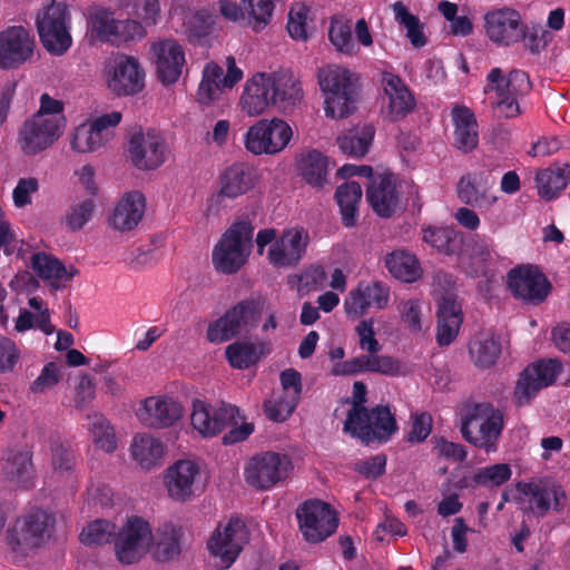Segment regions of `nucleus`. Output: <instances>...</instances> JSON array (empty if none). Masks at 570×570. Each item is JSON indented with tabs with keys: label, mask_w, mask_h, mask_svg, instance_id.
Instances as JSON below:
<instances>
[{
	"label": "nucleus",
	"mask_w": 570,
	"mask_h": 570,
	"mask_svg": "<svg viewBox=\"0 0 570 570\" xmlns=\"http://www.w3.org/2000/svg\"><path fill=\"white\" fill-rule=\"evenodd\" d=\"M65 128L63 102L43 94L39 110L20 127L17 142L26 156H35L52 146Z\"/></svg>",
	"instance_id": "1"
},
{
	"label": "nucleus",
	"mask_w": 570,
	"mask_h": 570,
	"mask_svg": "<svg viewBox=\"0 0 570 570\" xmlns=\"http://www.w3.org/2000/svg\"><path fill=\"white\" fill-rule=\"evenodd\" d=\"M318 85L325 95L327 117L340 119L353 114L358 98V76L348 69L327 65L317 72Z\"/></svg>",
	"instance_id": "2"
},
{
	"label": "nucleus",
	"mask_w": 570,
	"mask_h": 570,
	"mask_svg": "<svg viewBox=\"0 0 570 570\" xmlns=\"http://www.w3.org/2000/svg\"><path fill=\"white\" fill-rule=\"evenodd\" d=\"M531 89L527 72L512 69L505 73L501 68H492L487 75L483 92L492 101L491 107L499 117L513 118L521 114L519 98Z\"/></svg>",
	"instance_id": "3"
},
{
	"label": "nucleus",
	"mask_w": 570,
	"mask_h": 570,
	"mask_svg": "<svg viewBox=\"0 0 570 570\" xmlns=\"http://www.w3.org/2000/svg\"><path fill=\"white\" fill-rule=\"evenodd\" d=\"M265 299L248 297L230 306L223 316L212 322L207 328V340L214 344L227 342L242 334H248L257 327Z\"/></svg>",
	"instance_id": "4"
},
{
	"label": "nucleus",
	"mask_w": 570,
	"mask_h": 570,
	"mask_svg": "<svg viewBox=\"0 0 570 570\" xmlns=\"http://www.w3.org/2000/svg\"><path fill=\"white\" fill-rule=\"evenodd\" d=\"M56 518L41 509L32 510L18 518L7 532V544L13 553L27 557L49 541L53 533Z\"/></svg>",
	"instance_id": "5"
},
{
	"label": "nucleus",
	"mask_w": 570,
	"mask_h": 570,
	"mask_svg": "<svg viewBox=\"0 0 570 570\" xmlns=\"http://www.w3.org/2000/svg\"><path fill=\"white\" fill-rule=\"evenodd\" d=\"M254 227L249 222L233 224L213 249V265L222 274L237 273L247 258L253 246Z\"/></svg>",
	"instance_id": "6"
},
{
	"label": "nucleus",
	"mask_w": 570,
	"mask_h": 570,
	"mask_svg": "<svg viewBox=\"0 0 570 570\" xmlns=\"http://www.w3.org/2000/svg\"><path fill=\"white\" fill-rule=\"evenodd\" d=\"M502 430L503 414L489 402L469 407L461 425L463 439L487 452L495 449Z\"/></svg>",
	"instance_id": "7"
},
{
	"label": "nucleus",
	"mask_w": 570,
	"mask_h": 570,
	"mask_svg": "<svg viewBox=\"0 0 570 570\" xmlns=\"http://www.w3.org/2000/svg\"><path fill=\"white\" fill-rule=\"evenodd\" d=\"M36 24L42 46L57 56L71 46L70 14L65 3L50 0L37 13Z\"/></svg>",
	"instance_id": "8"
},
{
	"label": "nucleus",
	"mask_w": 570,
	"mask_h": 570,
	"mask_svg": "<svg viewBox=\"0 0 570 570\" xmlns=\"http://www.w3.org/2000/svg\"><path fill=\"white\" fill-rule=\"evenodd\" d=\"M395 430L396 421L387 406H376L371 411L355 409L347 413L344 422V431L365 444L385 442Z\"/></svg>",
	"instance_id": "9"
},
{
	"label": "nucleus",
	"mask_w": 570,
	"mask_h": 570,
	"mask_svg": "<svg viewBox=\"0 0 570 570\" xmlns=\"http://www.w3.org/2000/svg\"><path fill=\"white\" fill-rule=\"evenodd\" d=\"M519 500L527 504V510L537 518H544L550 511L561 513L568 502L563 487L551 479L518 482Z\"/></svg>",
	"instance_id": "10"
},
{
	"label": "nucleus",
	"mask_w": 570,
	"mask_h": 570,
	"mask_svg": "<svg viewBox=\"0 0 570 570\" xmlns=\"http://www.w3.org/2000/svg\"><path fill=\"white\" fill-rule=\"evenodd\" d=\"M248 542V531L243 520L232 518L219 523L207 542L214 564L220 570L228 569Z\"/></svg>",
	"instance_id": "11"
},
{
	"label": "nucleus",
	"mask_w": 570,
	"mask_h": 570,
	"mask_svg": "<svg viewBox=\"0 0 570 570\" xmlns=\"http://www.w3.org/2000/svg\"><path fill=\"white\" fill-rule=\"evenodd\" d=\"M91 36L99 41L120 46L131 41H138L146 37L147 31L139 20H119L107 9L95 10L89 18Z\"/></svg>",
	"instance_id": "12"
},
{
	"label": "nucleus",
	"mask_w": 570,
	"mask_h": 570,
	"mask_svg": "<svg viewBox=\"0 0 570 570\" xmlns=\"http://www.w3.org/2000/svg\"><path fill=\"white\" fill-rule=\"evenodd\" d=\"M293 130L283 119H262L250 126L245 135V147L255 155H275L286 148Z\"/></svg>",
	"instance_id": "13"
},
{
	"label": "nucleus",
	"mask_w": 570,
	"mask_h": 570,
	"mask_svg": "<svg viewBox=\"0 0 570 570\" xmlns=\"http://www.w3.org/2000/svg\"><path fill=\"white\" fill-rule=\"evenodd\" d=\"M299 530L304 539L311 543H318L332 535L338 519L331 505L321 500H307L296 510Z\"/></svg>",
	"instance_id": "14"
},
{
	"label": "nucleus",
	"mask_w": 570,
	"mask_h": 570,
	"mask_svg": "<svg viewBox=\"0 0 570 570\" xmlns=\"http://www.w3.org/2000/svg\"><path fill=\"white\" fill-rule=\"evenodd\" d=\"M291 459L276 452H264L249 460L245 468L246 482L257 490H268L284 481L292 470Z\"/></svg>",
	"instance_id": "15"
},
{
	"label": "nucleus",
	"mask_w": 570,
	"mask_h": 570,
	"mask_svg": "<svg viewBox=\"0 0 570 570\" xmlns=\"http://www.w3.org/2000/svg\"><path fill=\"white\" fill-rule=\"evenodd\" d=\"M562 371L558 360H540L528 365L520 374L514 387V402L518 406L530 404L537 393L553 384Z\"/></svg>",
	"instance_id": "16"
},
{
	"label": "nucleus",
	"mask_w": 570,
	"mask_h": 570,
	"mask_svg": "<svg viewBox=\"0 0 570 570\" xmlns=\"http://www.w3.org/2000/svg\"><path fill=\"white\" fill-rule=\"evenodd\" d=\"M153 541L149 523L139 517L129 518L117 537L116 556L121 563L132 564L150 550Z\"/></svg>",
	"instance_id": "17"
},
{
	"label": "nucleus",
	"mask_w": 570,
	"mask_h": 570,
	"mask_svg": "<svg viewBox=\"0 0 570 570\" xmlns=\"http://www.w3.org/2000/svg\"><path fill=\"white\" fill-rule=\"evenodd\" d=\"M108 88L118 97L134 96L145 87V70L138 59L121 55L106 69Z\"/></svg>",
	"instance_id": "18"
},
{
	"label": "nucleus",
	"mask_w": 570,
	"mask_h": 570,
	"mask_svg": "<svg viewBox=\"0 0 570 570\" xmlns=\"http://www.w3.org/2000/svg\"><path fill=\"white\" fill-rule=\"evenodd\" d=\"M309 244L308 232L303 227L283 230L269 246L267 258L276 268H291L299 264Z\"/></svg>",
	"instance_id": "19"
},
{
	"label": "nucleus",
	"mask_w": 570,
	"mask_h": 570,
	"mask_svg": "<svg viewBox=\"0 0 570 570\" xmlns=\"http://www.w3.org/2000/svg\"><path fill=\"white\" fill-rule=\"evenodd\" d=\"M237 415L238 409L234 405L222 403L215 407L203 400H194L190 421L200 435L212 438L227 426L236 424Z\"/></svg>",
	"instance_id": "20"
},
{
	"label": "nucleus",
	"mask_w": 570,
	"mask_h": 570,
	"mask_svg": "<svg viewBox=\"0 0 570 570\" xmlns=\"http://www.w3.org/2000/svg\"><path fill=\"white\" fill-rule=\"evenodd\" d=\"M132 165L140 170H153L165 163L167 146L155 130L135 132L128 144Z\"/></svg>",
	"instance_id": "21"
},
{
	"label": "nucleus",
	"mask_w": 570,
	"mask_h": 570,
	"mask_svg": "<svg viewBox=\"0 0 570 570\" xmlns=\"http://www.w3.org/2000/svg\"><path fill=\"white\" fill-rule=\"evenodd\" d=\"M35 37L22 26H12L0 32V68L14 69L32 56Z\"/></svg>",
	"instance_id": "22"
},
{
	"label": "nucleus",
	"mask_w": 570,
	"mask_h": 570,
	"mask_svg": "<svg viewBox=\"0 0 570 570\" xmlns=\"http://www.w3.org/2000/svg\"><path fill=\"white\" fill-rule=\"evenodd\" d=\"M151 59L156 72L164 85L175 83L183 72L185 51L173 38H159L150 43Z\"/></svg>",
	"instance_id": "23"
},
{
	"label": "nucleus",
	"mask_w": 570,
	"mask_h": 570,
	"mask_svg": "<svg viewBox=\"0 0 570 570\" xmlns=\"http://www.w3.org/2000/svg\"><path fill=\"white\" fill-rule=\"evenodd\" d=\"M484 30L493 43L503 47L519 42L524 36L520 13L509 8L488 12L484 16Z\"/></svg>",
	"instance_id": "24"
},
{
	"label": "nucleus",
	"mask_w": 570,
	"mask_h": 570,
	"mask_svg": "<svg viewBox=\"0 0 570 570\" xmlns=\"http://www.w3.org/2000/svg\"><path fill=\"white\" fill-rule=\"evenodd\" d=\"M200 468L193 460H178L167 468L164 483L168 495L178 502L191 499L199 488Z\"/></svg>",
	"instance_id": "25"
},
{
	"label": "nucleus",
	"mask_w": 570,
	"mask_h": 570,
	"mask_svg": "<svg viewBox=\"0 0 570 570\" xmlns=\"http://www.w3.org/2000/svg\"><path fill=\"white\" fill-rule=\"evenodd\" d=\"M508 284L517 298L531 304H540L550 292L547 277L531 266L511 269L508 274Z\"/></svg>",
	"instance_id": "26"
},
{
	"label": "nucleus",
	"mask_w": 570,
	"mask_h": 570,
	"mask_svg": "<svg viewBox=\"0 0 570 570\" xmlns=\"http://www.w3.org/2000/svg\"><path fill=\"white\" fill-rule=\"evenodd\" d=\"M389 288L380 282L360 283L344 301L347 316L356 318L371 307L384 308L389 302Z\"/></svg>",
	"instance_id": "27"
},
{
	"label": "nucleus",
	"mask_w": 570,
	"mask_h": 570,
	"mask_svg": "<svg viewBox=\"0 0 570 570\" xmlns=\"http://www.w3.org/2000/svg\"><path fill=\"white\" fill-rule=\"evenodd\" d=\"M399 371L400 363L395 358L377 355V353H368L335 364L332 374L354 375L361 372H375L384 375H395Z\"/></svg>",
	"instance_id": "28"
},
{
	"label": "nucleus",
	"mask_w": 570,
	"mask_h": 570,
	"mask_svg": "<svg viewBox=\"0 0 570 570\" xmlns=\"http://www.w3.org/2000/svg\"><path fill=\"white\" fill-rule=\"evenodd\" d=\"M183 415V407L173 399L148 397L138 412L140 422L149 428L173 425Z\"/></svg>",
	"instance_id": "29"
},
{
	"label": "nucleus",
	"mask_w": 570,
	"mask_h": 570,
	"mask_svg": "<svg viewBox=\"0 0 570 570\" xmlns=\"http://www.w3.org/2000/svg\"><path fill=\"white\" fill-rule=\"evenodd\" d=\"M382 86L389 97L387 117L390 120L397 121L414 110L415 99L399 76L384 72Z\"/></svg>",
	"instance_id": "30"
},
{
	"label": "nucleus",
	"mask_w": 570,
	"mask_h": 570,
	"mask_svg": "<svg viewBox=\"0 0 570 570\" xmlns=\"http://www.w3.org/2000/svg\"><path fill=\"white\" fill-rule=\"evenodd\" d=\"M463 321L461 305L454 293H445L438 308L436 341L441 346L450 345L459 334Z\"/></svg>",
	"instance_id": "31"
},
{
	"label": "nucleus",
	"mask_w": 570,
	"mask_h": 570,
	"mask_svg": "<svg viewBox=\"0 0 570 570\" xmlns=\"http://www.w3.org/2000/svg\"><path fill=\"white\" fill-rule=\"evenodd\" d=\"M366 198L372 209L381 217H390L399 204V194L392 175H379L371 179Z\"/></svg>",
	"instance_id": "32"
},
{
	"label": "nucleus",
	"mask_w": 570,
	"mask_h": 570,
	"mask_svg": "<svg viewBox=\"0 0 570 570\" xmlns=\"http://www.w3.org/2000/svg\"><path fill=\"white\" fill-rule=\"evenodd\" d=\"M145 213V197L139 191H130L117 203L110 217V225L121 232H130L138 226Z\"/></svg>",
	"instance_id": "33"
},
{
	"label": "nucleus",
	"mask_w": 570,
	"mask_h": 570,
	"mask_svg": "<svg viewBox=\"0 0 570 570\" xmlns=\"http://www.w3.org/2000/svg\"><path fill=\"white\" fill-rule=\"evenodd\" d=\"M454 124L453 144L463 151L474 150L479 142L478 122L473 111L465 106H455L452 109Z\"/></svg>",
	"instance_id": "34"
},
{
	"label": "nucleus",
	"mask_w": 570,
	"mask_h": 570,
	"mask_svg": "<svg viewBox=\"0 0 570 570\" xmlns=\"http://www.w3.org/2000/svg\"><path fill=\"white\" fill-rule=\"evenodd\" d=\"M244 110L250 116L263 114L269 105H274L271 80L267 75L258 73L246 82L242 96Z\"/></svg>",
	"instance_id": "35"
},
{
	"label": "nucleus",
	"mask_w": 570,
	"mask_h": 570,
	"mask_svg": "<svg viewBox=\"0 0 570 570\" xmlns=\"http://www.w3.org/2000/svg\"><path fill=\"white\" fill-rule=\"evenodd\" d=\"M456 257L469 274L479 276L487 272L491 250L485 239L471 236L464 238V245L458 252Z\"/></svg>",
	"instance_id": "36"
},
{
	"label": "nucleus",
	"mask_w": 570,
	"mask_h": 570,
	"mask_svg": "<svg viewBox=\"0 0 570 570\" xmlns=\"http://www.w3.org/2000/svg\"><path fill=\"white\" fill-rule=\"evenodd\" d=\"M272 352V344L266 341H237L229 344L226 358L234 368L245 370L257 364L259 360Z\"/></svg>",
	"instance_id": "37"
},
{
	"label": "nucleus",
	"mask_w": 570,
	"mask_h": 570,
	"mask_svg": "<svg viewBox=\"0 0 570 570\" xmlns=\"http://www.w3.org/2000/svg\"><path fill=\"white\" fill-rule=\"evenodd\" d=\"M255 186L253 168L245 163H235L220 176V196L236 198Z\"/></svg>",
	"instance_id": "38"
},
{
	"label": "nucleus",
	"mask_w": 570,
	"mask_h": 570,
	"mask_svg": "<svg viewBox=\"0 0 570 570\" xmlns=\"http://www.w3.org/2000/svg\"><path fill=\"white\" fill-rule=\"evenodd\" d=\"M267 76L271 80L274 105L282 109L295 106L302 97V88L293 72L279 70Z\"/></svg>",
	"instance_id": "39"
},
{
	"label": "nucleus",
	"mask_w": 570,
	"mask_h": 570,
	"mask_svg": "<svg viewBox=\"0 0 570 570\" xmlns=\"http://www.w3.org/2000/svg\"><path fill=\"white\" fill-rule=\"evenodd\" d=\"M490 185L478 175L461 177L458 184V196L466 205L478 208H490L497 197L491 195Z\"/></svg>",
	"instance_id": "40"
},
{
	"label": "nucleus",
	"mask_w": 570,
	"mask_h": 570,
	"mask_svg": "<svg viewBox=\"0 0 570 570\" xmlns=\"http://www.w3.org/2000/svg\"><path fill=\"white\" fill-rule=\"evenodd\" d=\"M31 267L41 279L56 287L63 282H69L78 273L75 267L67 268L58 258L46 253L33 254Z\"/></svg>",
	"instance_id": "41"
},
{
	"label": "nucleus",
	"mask_w": 570,
	"mask_h": 570,
	"mask_svg": "<svg viewBox=\"0 0 570 570\" xmlns=\"http://www.w3.org/2000/svg\"><path fill=\"white\" fill-rule=\"evenodd\" d=\"M297 169L303 179L314 188L327 183V158L315 149L302 151L297 159Z\"/></svg>",
	"instance_id": "42"
},
{
	"label": "nucleus",
	"mask_w": 570,
	"mask_h": 570,
	"mask_svg": "<svg viewBox=\"0 0 570 570\" xmlns=\"http://www.w3.org/2000/svg\"><path fill=\"white\" fill-rule=\"evenodd\" d=\"M181 529L171 523L158 528L151 544L154 559L167 562L178 558L181 552Z\"/></svg>",
	"instance_id": "43"
},
{
	"label": "nucleus",
	"mask_w": 570,
	"mask_h": 570,
	"mask_svg": "<svg viewBox=\"0 0 570 570\" xmlns=\"http://www.w3.org/2000/svg\"><path fill=\"white\" fill-rule=\"evenodd\" d=\"M385 266L390 274L405 283H413L422 276V267L414 254L396 249L385 256Z\"/></svg>",
	"instance_id": "44"
},
{
	"label": "nucleus",
	"mask_w": 570,
	"mask_h": 570,
	"mask_svg": "<svg viewBox=\"0 0 570 570\" xmlns=\"http://www.w3.org/2000/svg\"><path fill=\"white\" fill-rule=\"evenodd\" d=\"M469 353L473 363L481 368L495 364L501 354V343L491 333L475 335L469 344Z\"/></svg>",
	"instance_id": "45"
},
{
	"label": "nucleus",
	"mask_w": 570,
	"mask_h": 570,
	"mask_svg": "<svg viewBox=\"0 0 570 570\" xmlns=\"http://www.w3.org/2000/svg\"><path fill=\"white\" fill-rule=\"evenodd\" d=\"M570 180V165L540 170L535 176L539 195L551 200L563 190Z\"/></svg>",
	"instance_id": "46"
},
{
	"label": "nucleus",
	"mask_w": 570,
	"mask_h": 570,
	"mask_svg": "<svg viewBox=\"0 0 570 570\" xmlns=\"http://www.w3.org/2000/svg\"><path fill=\"white\" fill-rule=\"evenodd\" d=\"M0 464L2 474L7 479L23 482L32 472V454L29 450L9 449Z\"/></svg>",
	"instance_id": "47"
},
{
	"label": "nucleus",
	"mask_w": 570,
	"mask_h": 570,
	"mask_svg": "<svg viewBox=\"0 0 570 570\" xmlns=\"http://www.w3.org/2000/svg\"><path fill=\"white\" fill-rule=\"evenodd\" d=\"M423 240L438 252L449 256H456L464 245L463 234L449 227H429L424 229Z\"/></svg>",
	"instance_id": "48"
},
{
	"label": "nucleus",
	"mask_w": 570,
	"mask_h": 570,
	"mask_svg": "<svg viewBox=\"0 0 570 570\" xmlns=\"http://www.w3.org/2000/svg\"><path fill=\"white\" fill-rule=\"evenodd\" d=\"M335 198L341 209L342 222L346 227H353L357 220V208L362 198V187L351 180L338 186Z\"/></svg>",
	"instance_id": "49"
},
{
	"label": "nucleus",
	"mask_w": 570,
	"mask_h": 570,
	"mask_svg": "<svg viewBox=\"0 0 570 570\" xmlns=\"http://www.w3.org/2000/svg\"><path fill=\"white\" fill-rule=\"evenodd\" d=\"M131 455L146 470L161 463L164 455L163 443L148 434L135 436L131 444Z\"/></svg>",
	"instance_id": "50"
},
{
	"label": "nucleus",
	"mask_w": 570,
	"mask_h": 570,
	"mask_svg": "<svg viewBox=\"0 0 570 570\" xmlns=\"http://www.w3.org/2000/svg\"><path fill=\"white\" fill-rule=\"evenodd\" d=\"M223 68L215 62H208L203 70V78L197 91V101L210 105L218 100L226 88L223 85Z\"/></svg>",
	"instance_id": "51"
},
{
	"label": "nucleus",
	"mask_w": 570,
	"mask_h": 570,
	"mask_svg": "<svg viewBox=\"0 0 570 570\" xmlns=\"http://www.w3.org/2000/svg\"><path fill=\"white\" fill-rule=\"evenodd\" d=\"M373 137V126L366 125L361 129H353L340 136L337 145L343 154L361 158L368 151Z\"/></svg>",
	"instance_id": "52"
},
{
	"label": "nucleus",
	"mask_w": 570,
	"mask_h": 570,
	"mask_svg": "<svg viewBox=\"0 0 570 570\" xmlns=\"http://www.w3.org/2000/svg\"><path fill=\"white\" fill-rule=\"evenodd\" d=\"M108 140L92 122H86L76 128L71 147L78 153H91L104 146Z\"/></svg>",
	"instance_id": "53"
},
{
	"label": "nucleus",
	"mask_w": 570,
	"mask_h": 570,
	"mask_svg": "<svg viewBox=\"0 0 570 570\" xmlns=\"http://www.w3.org/2000/svg\"><path fill=\"white\" fill-rule=\"evenodd\" d=\"M90 421L89 431L94 443L107 453H111L117 448V440L114 428L109 421L101 414L88 415Z\"/></svg>",
	"instance_id": "54"
},
{
	"label": "nucleus",
	"mask_w": 570,
	"mask_h": 570,
	"mask_svg": "<svg viewBox=\"0 0 570 570\" xmlns=\"http://www.w3.org/2000/svg\"><path fill=\"white\" fill-rule=\"evenodd\" d=\"M395 20L406 29V37L415 48H421L426 43V37L423 33V26L417 17L410 13L402 2L393 4Z\"/></svg>",
	"instance_id": "55"
},
{
	"label": "nucleus",
	"mask_w": 570,
	"mask_h": 570,
	"mask_svg": "<svg viewBox=\"0 0 570 570\" xmlns=\"http://www.w3.org/2000/svg\"><path fill=\"white\" fill-rule=\"evenodd\" d=\"M121 8L131 9L128 13L146 28L155 26L160 18V4L158 0H119Z\"/></svg>",
	"instance_id": "56"
},
{
	"label": "nucleus",
	"mask_w": 570,
	"mask_h": 570,
	"mask_svg": "<svg viewBox=\"0 0 570 570\" xmlns=\"http://www.w3.org/2000/svg\"><path fill=\"white\" fill-rule=\"evenodd\" d=\"M246 12V23L258 31L265 28L273 14V0H242Z\"/></svg>",
	"instance_id": "57"
},
{
	"label": "nucleus",
	"mask_w": 570,
	"mask_h": 570,
	"mask_svg": "<svg viewBox=\"0 0 570 570\" xmlns=\"http://www.w3.org/2000/svg\"><path fill=\"white\" fill-rule=\"evenodd\" d=\"M51 466L56 474L68 476L75 468V454L72 450L61 442L59 438L50 440Z\"/></svg>",
	"instance_id": "58"
},
{
	"label": "nucleus",
	"mask_w": 570,
	"mask_h": 570,
	"mask_svg": "<svg viewBox=\"0 0 570 570\" xmlns=\"http://www.w3.org/2000/svg\"><path fill=\"white\" fill-rule=\"evenodd\" d=\"M115 525L106 520L89 523L80 533V541L87 546H101L111 541Z\"/></svg>",
	"instance_id": "59"
},
{
	"label": "nucleus",
	"mask_w": 570,
	"mask_h": 570,
	"mask_svg": "<svg viewBox=\"0 0 570 570\" xmlns=\"http://www.w3.org/2000/svg\"><path fill=\"white\" fill-rule=\"evenodd\" d=\"M511 476V469L505 463H498L478 470L473 475V481L483 487H499L507 482Z\"/></svg>",
	"instance_id": "60"
},
{
	"label": "nucleus",
	"mask_w": 570,
	"mask_h": 570,
	"mask_svg": "<svg viewBox=\"0 0 570 570\" xmlns=\"http://www.w3.org/2000/svg\"><path fill=\"white\" fill-rule=\"evenodd\" d=\"M61 366L55 362L47 363L38 377L30 384L29 390L33 394H43L53 389L61 380Z\"/></svg>",
	"instance_id": "61"
},
{
	"label": "nucleus",
	"mask_w": 570,
	"mask_h": 570,
	"mask_svg": "<svg viewBox=\"0 0 570 570\" xmlns=\"http://www.w3.org/2000/svg\"><path fill=\"white\" fill-rule=\"evenodd\" d=\"M328 37L333 46L341 52L351 53L354 49L352 27L348 22L332 19Z\"/></svg>",
	"instance_id": "62"
},
{
	"label": "nucleus",
	"mask_w": 570,
	"mask_h": 570,
	"mask_svg": "<svg viewBox=\"0 0 570 570\" xmlns=\"http://www.w3.org/2000/svg\"><path fill=\"white\" fill-rule=\"evenodd\" d=\"M307 7L302 3L292 6L288 13L287 30L293 39L305 41L307 35Z\"/></svg>",
	"instance_id": "63"
},
{
	"label": "nucleus",
	"mask_w": 570,
	"mask_h": 570,
	"mask_svg": "<svg viewBox=\"0 0 570 570\" xmlns=\"http://www.w3.org/2000/svg\"><path fill=\"white\" fill-rule=\"evenodd\" d=\"M94 209L95 202L91 198L72 205L66 215L68 227L73 232L81 229L91 218Z\"/></svg>",
	"instance_id": "64"
}]
</instances>
